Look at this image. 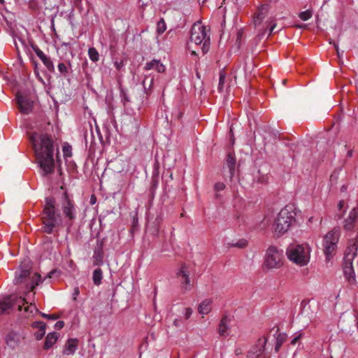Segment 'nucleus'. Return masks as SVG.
I'll list each match as a JSON object with an SVG mask.
<instances>
[{"label":"nucleus","instance_id":"obj_14","mask_svg":"<svg viewBox=\"0 0 358 358\" xmlns=\"http://www.w3.org/2000/svg\"><path fill=\"white\" fill-rule=\"evenodd\" d=\"M103 242L98 241L93 254L94 266H101L103 264Z\"/></svg>","mask_w":358,"mask_h":358},{"label":"nucleus","instance_id":"obj_27","mask_svg":"<svg viewBox=\"0 0 358 358\" xmlns=\"http://www.w3.org/2000/svg\"><path fill=\"white\" fill-rule=\"evenodd\" d=\"M226 79V73L224 70H221L219 73V84H218V91L222 92L224 89V83Z\"/></svg>","mask_w":358,"mask_h":358},{"label":"nucleus","instance_id":"obj_46","mask_svg":"<svg viewBox=\"0 0 358 358\" xmlns=\"http://www.w3.org/2000/svg\"><path fill=\"white\" fill-rule=\"evenodd\" d=\"M181 322L182 321L180 319H175L173 321V325L176 326V327H178L180 326Z\"/></svg>","mask_w":358,"mask_h":358},{"label":"nucleus","instance_id":"obj_30","mask_svg":"<svg viewBox=\"0 0 358 358\" xmlns=\"http://www.w3.org/2000/svg\"><path fill=\"white\" fill-rule=\"evenodd\" d=\"M312 16H313V11L310 9L303 11V12H301L299 14V18L301 20H302L303 21H306V20H309L310 18L312 17Z\"/></svg>","mask_w":358,"mask_h":358},{"label":"nucleus","instance_id":"obj_32","mask_svg":"<svg viewBox=\"0 0 358 358\" xmlns=\"http://www.w3.org/2000/svg\"><path fill=\"white\" fill-rule=\"evenodd\" d=\"M248 242L245 239L238 240L236 243L231 245V247H236L238 248H245L248 246Z\"/></svg>","mask_w":358,"mask_h":358},{"label":"nucleus","instance_id":"obj_9","mask_svg":"<svg viewBox=\"0 0 358 358\" xmlns=\"http://www.w3.org/2000/svg\"><path fill=\"white\" fill-rule=\"evenodd\" d=\"M28 302L22 296L17 295H10L5 298L3 301H0V315L8 313L13 307L17 306V310L21 311L22 307L27 305Z\"/></svg>","mask_w":358,"mask_h":358},{"label":"nucleus","instance_id":"obj_17","mask_svg":"<svg viewBox=\"0 0 358 358\" xmlns=\"http://www.w3.org/2000/svg\"><path fill=\"white\" fill-rule=\"evenodd\" d=\"M78 340L77 338H69L66 341L63 353L66 355L73 354L78 348Z\"/></svg>","mask_w":358,"mask_h":358},{"label":"nucleus","instance_id":"obj_4","mask_svg":"<svg viewBox=\"0 0 358 358\" xmlns=\"http://www.w3.org/2000/svg\"><path fill=\"white\" fill-rule=\"evenodd\" d=\"M190 41L197 45H201L203 54L207 53L210 44V29L201 22L194 23L191 29Z\"/></svg>","mask_w":358,"mask_h":358},{"label":"nucleus","instance_id":"obj_1","mask_svg":"<svg viewBox=\"0 0 358 358\" xmlns=\"http://www.w3.org/2000/svg\"><path fill=\"white\" fill-rule=\"evenodd\" d=\"M39 215L42 223L41 231L47 234L57 232L63 227V222L71 228L77 217V206L73 196L64 191L58 200L52 196H46L41 204Z\"/></svg>","mask_w":358,"mask_h":358},{"label":"nucleus","instance_id":"obj_25","mask_svg":"<svg viewBox=\"0 0 358 358\" xmlns=\"http://www.w3.org/2000/svg\"><path fill=\"white\" fill-rule=\"evenodd\" d=\"M103 278V272L100 268H96L93 272L92 280L96 285H99L101 283Z\"/></svg>","mask_w":358,"mask_h":358},{"label":"nucleus","instance_id":"obj_45","mask_svg":"<svg viewBox=\"0 0 358 358\" xmlns=\"http://www.w3.org/2000/svg\"><path fill=\"white\" fill-rule=\"evenodd\" d=\"M64 322L63 321H58L56 322L55 325V327L56 329H61L64 327Z\"/></svg>","mask_w":358,"mask_h":358},{"label":"nucleus","instance_id":"obj_36","mask_svg":"<svg viewBox=\"0 0 358 358\" xmlns=\"http://www.w3.org/2000/svg\"><path fill=\"white\" fill-rule=\"evenodd\" d=\"M31 326L33 328L38 329H45V327H46L45 323L43 322H41V321L34 322H33Z\"/></svg>","mask_w":358,"mask_h":358},{"label":"nucleus","instance_id":"obj_6","mask_svg":"<svg viewBox=\"0 0 358 358\" xmlns=\"http://www.w3.org/2000/svg\"><path fill=\"white\" fill-rule=\"evenodd\" d=\"M340 235V229L338 227L334 228L324 236L322 246L323 252L327 260H329L335 252L337 248V243L338 242Z\"/></svg>","mask_w":358,"mask_h":358},{"label":"nucleus","instance_id":"obj_18","mask_svg":"<svg viewBox=\"0 0 358 358\" xmlns=\"http://www.w3.org/2000/svg\"><path fill=\"white\" fill-rule=\"evenodd\" d=\"M155 78L154 76H146L143 81L144 92L147 96H150L153 91Z\"/></svg>","mask_w":358,"mask_h":358},{"label":"nucleus","instance_id":"obj_21","mask_svg":"<svg viewBox=\"0 0 358 358\" xmlns=\"http://www.w3.org/2000/svg\"><path fill=\"white\" fill-rule=\"evenodd\" d=\"M213 301L210 299L203 300L198 307V311L201 315H207L211 310V304Z\"/></svg>","mask_w":358,"mask_h":358},{"label":"nucleus","instance_id":"obj_55","mask_svg":"<svg viewBox=\"0 0 358 358\" xmlns=\"http://www.w3.org/2000/svg\"><path fill=\"white\" fill-rule=\"evenodd\" d=\"M42 315H43V317L47 318V315H46V314H43Z\"/></svg>","mask_w":358,"mask_h":358},{"label":"nucleus","instance_id":"obj_56","mask_svg":"<svg viewBox=\"0 0 358 358\" xmlns=\"http://www.w3.org/2000/svg\"><path fill=\"white\" fill-rule=\"evenodd\" d=\"M0 3H4V0H0Z\"/></svg>","mask_w":358,"mask_h":358},{"label":"nucleus","instance_id":"obj_34","mask_svg":"<svg viewBox=\"0 0 358 358\" xmlns=\"http://www.w3.org/2000/svg\"><path fill=\"white\" fill-rule=\"evenodd\" d=\"M72 148L69 144L63 146V153L65 157H70L72 155L71 153Z\"/></svg>","mask_w":358,"mask_h":358},{"label":"nucleus","instance_id":"obj_39","mask_svg":"<svg viewBox=\"0 0 358 358\" xmlns=\"http://www.w3.org/2000/svg\"><path fill=\"white\" fill-rule=\"evenodd\" d=\"M45 334V329H40L35 334V337L36 340L39 341L42 339V338Z\"/></svg>","mask_w":358,"mask_h":358},{"label":"nucleus","instance_id":"obj_3","mask_svg":"<svg viewBox=\"0 0 358 358\" xmlns=\"http://www.w3.org/2000/svg\"><path fill=\"white\" fill-rule=\"evenodd\" d=\"M296 213L292 208L286 206L278 214L272 226V230L277 236H280L286 233L290 227L296 222Z\"/></svg>","mask_w":358,"mask_h":358},{"label":"nucleus","instance_id":"obj_53","mask_svg":"<svg viewBox=\"0 0 358 358\" xmlns=\"http://www.w3.org/2000/svg\"><path fill=\"white\" fill-rule=\"evenodd\" d=\"M334 47H335V48H336V50L337 52L338 53V45H337V44H336V43H334Z\"/></svg>","mask_w":358,"mask_h":358},{"label":"nucleus","instance_id":"obj_11","mask_svg":"<svg viewBox=\"0 0 358 358\" xmlns=\"http://www.w3.org/2000/svg\"><path fill=\"white\" fill-rule=\"evenodd\" d=\"M266 342V337L259 338L257 343L248 352L247 358H258L263 353Z\"/></svg>","mask_w":358,"mask_h":358},{"label":"nucleus","instance_id":"obj_44","mask_svg":"<svg viewBox=\"0 0 358 358\" xmlns=\"http://www.w3.org/2000/svg\"><path fill=\"white\" fill-rule=\"evenodd\" d=\"M302 333H299L298 335L292 340L291 344L295 345L298 342V341L302 337Z\"/></svg>","mask_w":358,"mask_h":358},{"label":"nucleus","instance_id":"obj_40","mask_svg":"<svg viewBox=\"0 0 358 358\" xmlns=\"http://www.w3.org/2000/svg\"><path fill=\"white\" fill-rule=\"evenodd\" d=\"M60 271L59 270H57V269H54V270H52L51 271H50L47 275L48 278H55V277H59V275H60Z\"/></svg>","mask_w":358,"mask_h":358},{"label":"nucleus","instance_id":"obj_41","mask_svg":"<svg viewBox=\"0 0 358 358\" xmlns=\"http://www.w3.org/2000/svg\"><path fill=\"white\" fill-rule=\"evenodd\" d=\"M193 313V310L191 308H185V310H184V317L185 320H188L192 314Z\"/></svg>","mask_w":358,"mask_h":358},{"label":"nucleus","instance_id":"obj_29","mask_svg":"<svg viewBox=\"0 0 358 358\" xmlns=\"http://www.w3.org/2000/svg\"><path fill=\"white\" fill-rule=\"evenodd\" d=\"M42 62L50 72L53 73L55 71V66L50 57H47Z\"/></svg>","mask_w":358,"mask_h":358},{"label":"nucleus","instance_id":"obj_8","mask_svg":"<svg viewBox=\"0 0 358 358\" xmlns=\"http://www.w3.org/2000/svg\"><path fill=\"white\" fill-rule=\"evenodd\" d=\"M288 258L294 263L303 266L309 261V251L308 248L298 245L290 248L287 250Z\"/></svg>","mask_w":358,"mask_h":358},{"label":"nucleus","instance_id":"obj_16","mask_svg":"<svg viewBox=\"0 0 358 358\" xmlns=\"http://www.w3.org/2000/svg\"><path fill=\"white\" fill-rule=\"evenodd\" d=\"M144 69L146 71L155 69L158 73H162L165 72L166 67L159 60L152 59L145 64Z\"/></svg>","mask_w":358,"mask_h":358},{"label":"nucleus","instance_id":"obj_5","mask_svg":"<svg viewBox=\"0 0 358 358\" xmlns=\"http://www.w3.org/2000/svg\"><path fill=\"white\" fill-rule=\"evenodd\" d=\"M31 266L27 265L24 268H21L16 272L15 283L16 285L26 284L29 291H33L35 287L41 282V277L38 273H35L31 276Z\"/></svg>","mask_w":358,"mask_h":358},{"label":"nucleus","instance_id":"obj_2","mask_svg":"<svg viewBox=\"0 0 358 358\" xmlns=\"http://www.w3.org/2000/svg\"><path fill=\"white\" fill-rule=\"evenodd\" d=\"M29 141L33 145L36 160L43 171L44 176L55 171L54 143L52 138L47 134L33 132L29 136Z\"/></svg>","mask_w":358,"mask_h":358},{"label":"nucleus","instance_id":"obj_48","mask_svg":"<svg viewBox=\"0 0 358 358\" xmlns=\"http://www.w3.org/2000/svg\"><path fill=\"white\" fill-rule=\"evenodd\" d=\"M344 206V201L343 200L340 201L338 203V208L339 210H341Z\"/></svg>","mask_w":358,"mask_h":358},{"label":"nucleus","instance_id":"obj_28","mask_svg":"<svg viewBox=\"0 0 358 358\" xmlns=\"http://www.w3.org/2000/svg\"><path fill=\"white\" fill-rule=\"evenodd\" d=\"M31 48L35 52L36 55L41 59V61L48 57L35 43H31Z\"/></svg>","mask_w":358,"mask_h":358},{"label":"nucleus","instance_id":"obj_54","mask_svg":"<svg viewBox=\"0 0 358 358\" xmlns=\"http://www.w3.org/2000/svg\"><path fill=\"white\" fill-rule=\"evenodd\" d=\"M78 293H79V291H78V289L77 288V289H75L74 294L77 295V294H78Z\"/></svg>","mask_w":358,"mask_h":358},{"label":"nucleus","instance_id":"obj_58","mask_svg":"<svg viewBox=\"0 0 358 358\" xmlns=\"http://www.w3.org/2000/svg\"><path fill=\"white\" fill-rule=\"evenodd\" d=\"M224 1H225V0H223V2H224Z\"/></svg>","mask_w":358,"mask_h":358},{"label":"nucleus","instance_id":"obj_26","mask_svg":"<svg viewBox=\"0 0 358 358\" xmlns=\"http://www.w3.org/2000/svg\"><path fill=\"white\" fill-rule=\"evenodd\" d=\"M88 56L91 61L93 62H96L99 60V53L97 50L94 48H90L88 50Z\"/></svg>","mask_w":358,"mask_h":358},{"label":"nucleus","instance_id":"obj_33","mask_svg":"<svg viewBox=\"0 0 358 358\" xmlns=\"http://www.w3.org/2000/svg\"><path fill=\"white\" fill-rule=\"evenodd\" d=\"M15 337H17V335L13 333H10L6 336V343L8 345H13L15 343H17V341H15Z\"/></svg>","mask_w":358,"mask_h":358},{"label":"nucleus","instance_id":"obj_13","mask_svg":"<svg viewBox=\"0 0 358 358\" xmlns=\"http://www.w3.org/2000/svg\"><path fill=\"white\" fill-rule=\"evenodd\" d=\"M17 103L20 111L23 114H29L31 112L34 102L26 96L17 94Z\"/></svg>","mask_w":358,"mask_h":358},{"label":"nucleus","instance_id":"obj_24","mask_svg":"<svg viewBox=\"0 0 358 358\" xmlns=\"http://www.w3.org/2000/svg\"><path fill=\"white\" fill-rule=\"evenodd\" d=\"M71 67V64L69 61L67 63L61 62L58 64V70L64 78L69 76V69Z\"/></svg>","mask_w":358,"mask_h":358},{"label":"nucleus","instance_id":"obj_10","mask_svg":"<svg viewBox=\"0 0 358 358\" xmlns=\"http://www.w3.org/2000/svg\"><path fill=\"white\" fill-rule=\"evenodd\" d=\"M176 277L180 282L181 289L185 292L192 289L191 280L189 278V271L185 264H182L176 273Z\"/></svg>","mask_w":358,"mask_h":358},{"label":"nucleus","instance_id":"obj_22","mask_svg":"<svg viewBox=\"0 0 358 358\" xmlns=\"http://www.w3.org/2000/svg\"><path fill=\"white\" fill-rule=\"evenodd\" d=\"M57 339L58 334L56 332L48 334L45 340L44 349H50L56 343Z\"/></svg>","mask_w":358,"mask_h":358},{"label":"nucleus","instance_id":"obj_31","mask_svg":"<svg viewBox=\"0 0 358 358\" xmlns=\"http://www.w3.org/2000/svg\"><path fill=\"white\" fill-rule=\"evenodd\" d=\"M166 29V25L164 19H161L157 24V32L158 34H163Z\"/></svg>","mask_w":358,"mask_h":358},{"label":"nucleus","instance_id":"obj_7","mask_svg":"<svg viewBox=\"0 0 358 358\" xmlns=\"http://www.w3.org/2000/svg\"><path fill=\"white\" fill-rule=\"evenodd\" d=\"M283 265V251L270 246L266 252L264 266L268 269L279 268Z\"/></svg>","mask_w":358,"mask_h":358},{"label":"nucleus","instance_id":"obj_38","mask_svg":"<svg viewBox=\"0 0 358 358\" xmlns=\"http://www.w3.org/2000/svg\"><path fill=\"white\" fill-rule=\"evenodd\" d=\"M226 186L222 182H216L214 185V189L216 192L222 191L225 189Z\"/></svg>","mask_w":358,"mask_h":358},{"label":"nucleus","instance_id":"obj_15","mask_svg":"<svg viewBox=\"0 0 358 358\" xmlns=\"http://www.w3.org/2000/svg\"><path fill=\"white\" fill-rule=\"evenodd\" d=\"M268 5L262 4L258 7L253 17V23L255 27L260 24L268 12Z\"/></svg>","mask_w":358,"mask_h":358},{"label":"nucleus","instance_id":"obj_19","mask_svg":"<svg viewBox=\"0 0 358 358\" xmlns=\"http://www.w3.org/2000/svg\"><path fill=\"white\" fill-rule=\"evenodd\" d=\"M236 159L234 153L229 152L227 156L226 165L229 169L230 178H232L235 173Z\"/></svg>","mask_w":358,"mask_h":358},{"label":"nucleus","instance_id":"obj_50","mask_svg":"<svg viewBox=\"0 0 358 358\" xmlns=\"http://www.w3.org/2000/svg\"><path fill=\"white\" fill-rule=\"evenodd\" d=\"M96 202V197L94 195H92L91 198H90V203L91 204H94Z\"/></svg>","mask_w":358,"mask_h":358},{"label":"nucleus","instance_id":"obj_49","mask_svg":"<svg viewBox=\"0 0 358 358\" xmlns=\"http://www.w3.org/2000/svg\"><path fill=\"white\" fill-rule=\"evenodd\" d=\"M280 347H281V343L278 341L275 346V351L278 352L279 350V349L280 348Z\"/></svg>","mask_w":358,"mask_h":358},{"label":"nucleus","instance_id":"obj_35","mask_svg":"<svg viewBox=\"0 0 358 358\" xmlns=\"http://www.w3.org/2000/svg\"><path fill=\"white\" fill-rule=\"evenodd\" d=\"M24 312L27 313V315H29V314L33 313L34 311L37 310L36 307L35 305L30 303L29 305H27L24 308Z\"/></svg>","mask_w":358,"mask_h":358},{"label":"nucleus","instance_id":"obj_52","mask_svg":"<svg viewBox=\"0 0 358 358\" xmlns=\"http://www.w3.org/2000/svg\"><path fill=\"white\" fill-rule=\"evenodd\" d=\"M352 153H353V150H348V152L347 153V156L348 157H351L352 156Z\"/></svg>","mask_w":358,"mask_h":358},{"label":"nucleus","instance_id":"obj_42","mask_svg":"<svg viewBox=\"0 0 358 358\" xmlns=\"http://www.w3.org/2000/svg\"><path fill=\"white\" fill-rule=\"evenodd\" d=\"M114 65L117 70H120L124 65V61L120 60V62L115 61Z\"/></svg>","mask_w":358,"mask_h":358},{"label":"nucleus","instance_id":"obj_20","mask_svg":"<svg viewBox=\"0 0 358 358\" xmlns=\"http://www.w3.org/2000/svg\"><path fill=\"white\" fill-rule=\"evenodd\" d=\"M230 322V319L228 316L224 315L222 317L219 326H218V333L222 336H226L228 335V329H229V323Z\"/></svg>","mask_w":358,"mask_h":358},{"label":"nucleus","instance_id":"obj_47","mask_svg":"<svg viewBox=\"0 0 358 358\" xmlns=\"http://www.w3.org/2000/svg\"><path fill=\"white\" fill-rule=\"evenodd\" d=\"M57 318H58V316L56 315L55 314H51V315H47V319H48V320H55Z\"/></svg>","mask_w":358,"mask_h":358},{"label":"nucleus","instance_id":"obj_51","mask_svg":"<svg viewBox=\"0 0 358 358\" xmlns=\"http://www.w3.org/2000/svg\"><path fill=\"white\" fill-rule=\"evenodd\" d=\"M275 24L274 23L273 24H272L269 29V35H271L272 34V32L273 31L275 27Z\"/></svg>","mask_w":358,"mask_h":358},{"label":"nucleus","instance_id":"obj_59","mask_svg":"<svg viewBox=\"0 0 358 358\" xmlns=\"http://www.w3.org/2000/svg\"><path fill=\"white\" fill-rule=\"evenodd\" d=\"M331 358H332V357H331Z\"/></svg>","mask_w":358,"mask_h":358},{"label":"nucleus","instance_id":"obj_23","mask_svg":"<svg viewBox=\"0 0 358 358\" xmlns=\"http://www.w3.org/2000/svg\"><path fill=\"white\" fill-rule=\"evenodd\" d=\"M343 273L346 279L352 282V281H355V275L353 269L352 265L350 266H343Z\"/></svg>","mask_w":358,"mask_h":358},{"label":"nucleus","instance_id":"obj_12","mask_svg":"<svg viewBox=\"0 0 358 358\" xmlns=\"http://www.w3.org/2000/svg\"><path fill=\"white\" fill-rule=\"evenodd\" d=\"M358 221V208H352L348 216L343 221V229L345 231H352Z\"/></svg>","mask_w":358,"mask_h":358},{"label":"nucleus","instance_id":"obj_57","mask_svg":"<svg viewBox=\"0 0 358 358\" xmlns=\"http://www.w3.org/2000/svg\"><path fill=\"white\" fill-rule=\"evenodd\" d=\"M62 189H64V187L63 186L61 187Z\"/></svg>","mask_w":358,"mask_h":358},{"label":"nucleus","instance_id":"obj_43","mask_svg":"<svg viewBox=\"0 0 358 358\" xmlns=\"http://www.w3.org/2000/svg\"><path fill=\"white\" fill-rule=\"evenodd\" d=\"M157 183H158L157 180L153 178L152 180L151 187H150L151 192H153L155 190V189L157 188Z\"/></svg>","mask_w":358,"mask_h":358},{"label":"nucleus","instance_id":"obj_37","mask_svg":"<svg viewBox=\"0 0 358 358\" xmlns=\"http://www.w3.org/2000/svg\"><path fill=\"white\" fill-rule=\"evenodd\" d=\"M29 8L34 11L37 10L38 9V1L36 0H30L29 1Z\"/></svg>","mask_w":358,"mask_h":358}]
</instances>
